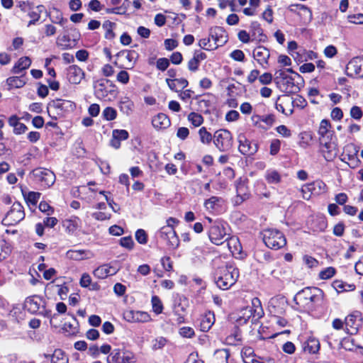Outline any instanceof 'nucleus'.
<instances>
[{
  "instance_id": "nucleus-1",
  "label": "nucleus",
  "mask_w": 363,
  "mask_h": 363,
  "mask_svg": "<svg viewBox=\"0 0 363 363\" xmlns=\"http://www.w3.org/2000/svg\"><path fill=\"white\" fill-rule=\"evenodd\" d=\"M323 294V291L318 287H306L295 296L294 301L303 307L311 306L313 303L321 301Z\"/></svg>"
},
{
  "instance_id": "nucleus-2",
  "label": "nucleus",
  "mask_w": 363,
  "mask_h": 363,
  "mask_svg": "<svg viewBox=\"0 0 363 363\" xmlns=\"http://www.w3.org/2000/svg\"><path fill=\"white\" fill-rule=\"evenodd\" d=\"M239 277V271L232 265H227L220 270L216 283L220 289L226 290L235 284Z\"/></svg>"
},
{
  "instance_id": "nucleus-3",
  "label": "nucleus",
  "mask_w": 363,
  "mask_h": 363,
  "mask_svg": "<svg viewBox=\"0 0 363 363\" xmlns=\"http://www.w3.org/2000/svg\"><path fill=\"white\" fill-rule=\"evenodd\" d=\"M262 240L267 247L273 250H278L284 247L286 239L284 235L277 229H266L262 232Z\"/></svg>"
},
{
  "instance_id": "nucleus-4",
  "label": "nucleus",
  "mask_w": 363,
  "mask_h": 363,
  "mask_svg": "<svg viewBox=\"0 0 363 363\" xmlns=\"http://www.w3.org/2000/svg\"><path fill=\"white\" fill-rule=\"evenodd\" d=\"M94 94L98 99L111 101L117 95L116 86L109 80L101 79L94 85Z\"/></svg>"
},
{
  "instance_id": "nucleus-5",
  "label": "nucleus",
  "mask_w": 363,
  "mask_h": 363,
  "mask_svg": "<svg viewBox=\"0 0 363 363\" xmlns=\"http://www.w3.org/2000/svg\"><path fill=\"white\" fill-rule=\"evenodd\" d=\"M135 354L125 347L112 350L107 357V363H135Z\"/></svg>"
},
{
  "instance_id": "nucleus-6",
  "label": "nucleus",
  "mask_w": 363,
  "mask_h": 363,
  "mask_svg": "<svg viewBox=\"0 0 363 363\" xmlns=\"http://www.w3.org/2000/svg\"><path fill=\"white\" fill-rule=\"evenodd\" d=\"M213 143L219 151L228 152L233 147V135L228 130H218L213 134Z\"/></svg>"
},
{
  "instance_id": "nucleus-7",
  "label": "nucleus",
  "mask_w": 363,
  "mask_h": 363,
  "mask_svg": "<svg viewBox=\"0 0 363 363\" xmlns=\"http://www.w3.org/2000/svg\"><path fill=\"white\" fill-rule=\"evenodd\" d=\"M24 218L23 206L21 203L16 201L13 203L10 211L6 213L1 223L6 226L14 225L23 220Z\"/></svg>"
},
{
  "instance_id": "nucleus-8",
  "label": "nucleus",
  "mask_w": 363,
  "mask_h": 363,
  "mask_svg": "<svg viewBox=\"0 0 363 363\" xmlns=\"http://www.w3.org/2000/svg\"><path fill=\"white\" fill-rule=\"evenodd\" d=\"M74 108L75 104L72 101L57 99L54 100L52 103L49 105L48 111L50 116L53 118L55 120H57V117L55 116H52L51 113H56L58 116H62L64 113L72 111Z\"/></svg>"
},
{
  "instance_id": "nucleus-9",
  "label": "nucleus",
  "mask_w": 363,
  "mask_h": 363,
  "mask_svg": "<svg viewBox=\"0 0 363 363\" xmlns=\"http://www.w3.org/2000/svg\"><path fill=\"white\" fill-rule=\"evenodd\" d=\"M35 180L45 188L51 186L55 181V174L47 169L38 168L33 171Z\"/></svg>"
},
{
  "instance_id": "nucleus-10",
  "label": "nucleus",
  "mask_w": 363,
  "mask_h": 363,
  "mask_svg": "<svg viewBox=\"0 0 363 363\" xmlns=\"http://www.w3.org/2000/svg\"><path fill=\"white\" fill-rule=\"evenodd\" d=\"M160 237L167 241L169 248L175 250L179 245V239L174 230V227L163 226L159 231Z\"/></svg>"
},
{
  "instance_id": "nucleus-11",
  "label": "nucleus",
  "mask_w": 363,
  "mask_h": 363,
  "mask_svg": "<svg viewBox=\"0 0 363 363\" xmlns=\"http://www.w3.org/2000/svg\"><path fill=\"white\" fill-rule=\"evenodd\" d=\"M208 234L210 240L217 245L223 243V240L226 235L225 228L222 223L218 220L214 221L210 226Z\"/></svg>"
},
{
  "instance_id": "nucleus-12",
  "label": "nucleus",
  "mask_w": 363,
  "mask_h": 363,
  "mask_svg": "<svg viewBox=\"0 0 363 363\" xmlns=\"http://www.w3.org/2000/svg\"><path fill=\"white\" fill-rule=\"evenodd\" d=\"M325 184L320 180H317L312 183L305 184L301 188L303 198L304 199L308 200L311 198V194L318 195L322 192L325 191Z\"/></svg>"
},
{
  "instance_id": "nucleus-13",
  "label": "nucleus",
  "mask_w": 363,
  "mask_h": 363,
  "mask_svg": "<svg viewBox=\"0 0 363 363\" xmlns=\"http://www.w3.org/2000/svg\"><path fill=\"white\" fill-rule=\"evenodd\" d=\"M346 70L350 77L363 78V57H354L347 65Z\"/></svg>"
},
{
  "instance_id": "nucleus-14",
  "label": "nucleus",
  "mask_w": 363,
  "mask_h": 363,
  "mask_svg": "<svg viewBox=\"0 0 363 363\" xmlns=\"http://www.w3.org/2000/svg\"><path fill=\"white\" fill-rule=\"evenodd\" d=\"M239 147L238 150L240 152L244 155H253L257 152L258 150L257 144L247 140L245 135L240 134L238 135Z\"/></svg>"
},
{
  "instance_id": "nucleus-15",
  "label": "nucleus",
  "mask_w": 363,
  "mask_h": 363,
  "mask_svg": "<svg viewBox=\"0 0 363 363\" xmlns=\"http://www.w3.org/2000/svg\"><path fill=\"white\" fill-rule=\"evenodd\" d=\"M209 36L214 40V48L223 45L228 41V35L223 27L215 26L209 30Z\"/></svg>"
},
{
  "instance_id": "nucleus-16",
  "label": "nucleus",
  "mask_w": 363,
  "mask_h": 363,
  "mask_svg": "<svg viewBox=\"0 0 363 363\" xmlns=\"http://www.w3.org/2000/svg\"><path fill=\"white\" fill-rule=\"evenodd\" d=\"M123 318L128 322L146 323L150 320V316L147 312L127 310L123 313Z\"/></svg>"
},
{
  "instance_id": "nucleus-17",
  "label": "nucleus",
  "mask_w": 363,
  "mask_h": 363,
  "mask_svg": "<svg viewBox=\"0 0 363 363\" xmlns=\"http://www.w3.org/2000/svg\"><path fill=\"white\" fill-rule=\"evenodd\" d=\"M331 140L332 138L326 140L321 138V141H320V143L322 145L321 151L323 154V157L327 161L332 160L337 155L335 148L336 145Z\"/></svg>"
},
{
  "instance_id": "nucleus-18",
  "label": "nucleus",
  "mask_w": 363,
  "mask_h": 363,
  "mask_svg": "<svg viewBox=\"0 0 363 363\" xmlns=\"http://www.w3.org/2000/svg\"><path fill=\"white\" fill-rule=\"evenodd\" d=\"M269 57V50L264 46H258L253 51V57L263 68L267 67Z\"/></svg>"
},
{
  "instance_id": "nucleus-19",
  "label": "nucleus",
  "mask_w": 363,
  "mask_h": 363,
  "mask_svg": "<svg viewBox=\"0 0 363 363\" xmlns=\"http://www.w3.org/2000/svg\"><path fill=\"white\" fill-rule=\"evenodd\" d=\"M67 75L71 84H79L84 77V72L79 67L74 65L67 68Z\"/></svg>"
},
{
  "instance_id": "nucleus-20",
  "label": "nucleus",
  "mask_w": 363,
  "mask_h": 363,
  "mask_svg": "<svg viewBox=\"0 0 363 363\" xmlns=\"http://www.w3.org/2000/svg\"><path fill=\"white\" fill-rule=\"evenodd\" d=\"M361 319L359 315L350 314L345 319V325L347 333L350 335L356 334L360 326Z\"/></svg>"
},
{
  "instance_id": "nucleus-21",
  "label": "nucleus",
  "mask_w": 363,
  "mask_h": 363,
  "mask_svg": "<svg viewBox=\"0 0 363 363\" xmlns=\"http://www.w3.org/2000/svg\"><path fill=\"white\" fill-rule=\"evenodd\" d=\"M43 299L38 296H32L26 298L24 302V308L31 313H37L41 304L43 303Z\"/></svg>"
},
{
  "instance_id": "nucleus-22",
  "label": "nucleus",
  "mask_w": 363,
  "mask_h": 363,
  "mask_svg": "<svg viewBox=\"0 0 363 363\" xmlns=\"http://www.w3.org/2000/svg\"><path fill=\"white\" fill-rule=\"evenodd\" d=\"M247 182V179L242 178H240L235 182L237 197L240 198V202H242L249 197Z\"/></svg>"
},
{
  "instance_id": "nucleus-23",
  "label": "nucleus",
  "mask_w": 363,
  "mask_h": 363,
  "mask_svg": "<svg viewBox=\"0 0 363 363\" xmlns=\"http://www.w3.org/2000/svg\"><path fill=\"white\" fill-rule=\"evenodd\" d=\"M169 117L162 113H158L152 119V124L156 129H164L170 125Z\"/></svg>"
},
{
  "instance_id": "nucleus-24",
  "label": "nucleus",
  "mask_w": 363,
  "mask_h": 363,
  "mask_svg": "<svg viewBox=\"0 0 363 363\" xmlns=\"http://www.w3.org/2000/svg\"><path fill=\"white\" fill-rule=\"evenodd\" d=\"M117 55L124 57L127 60L128 62L125 66L126 69L133 68L138 58L139 57V54L135 50H123L119 52Z\"/></svg>"
},
{
  "instance_id": "nucleus-25",
  "label": "nucleus",
  "mask_w": 363,
  "mask_h": 363,
  "mask_svg": "<svg viewBox=\"0 0 363 363\" xmlns=\"http://www.w3.org/2000/svg\"><path fill=\"white\" fill-rule=\"evenodd\" d=\"M91 253L88 250H70L66 253L67 258L74 260H82L90 257Z\"/></svg>"
},
{
  "instance_id": "nucleus-26",
  "label": "nucleus",
  "mask_w": 363,
  "mask_h": 363,
  "mask_svg": "<svg viewBox=\"0 0 363 363\" xmlns=\"http://www.w3.org/2000/svg\"><path fill=\"white\" fill-rule=\"evenodd\" d=\"M303 351L309 354H316L320 350V343L318 340L311 337L304 342L303 346Z\"/></svg>"
},
{
  "instance_id": "nucleus-27",
  "label": "nucleus",
  "mask_w": 363,
  "mask_h": 363,
  "mask_svg": "<svg viewBox=\"0 0 363 363\" xmlns=\"http://www.w3.org/2000/svg\"><path fill=\"white\" fill-rule=\"evenodd\" d=\"M330 124L328 121L323 120L320 122V127L318 129V134L320 135L319 140L321 141V138L330 139L333 138V132L330 130Z\"/></svg>"
},
{
  "instance_id": "nucleus-28",
  "label": "nucleus",
  "mask_w": 363,
  "mask_h": 363,
  "mask_svg": "<svg viewBox=\"0 0 363 363\" xmlns=\"http://www.w3.org/2000/svg\"><path fill=\"white\" fill-rule=\"evenodd\" d=\"M115 273V269H112L111 267H108L107 264H103L99 267L93 272L94 275L99 279H104L108 275H112Z\"/></svg>"
},
{
  "instance_id": "nucleus-29",
  "label": "nucleus",
  "mask_w": 363,
  "mask_h": 363,
  "mask_svg": "<svg viewBox=\"0 0 363 363\" xmlns=\"http://www.w3.org/2000/svg\"><path fill=\"white\" fill-rule=\"evenodd\" d=\"M31 64V60L28 57H21L17 63L12 68L11 72L13 74H19L22 71L28 69Z\"/></svg>"
},
{
  "instance_id": "nucleus-30",
  "label": "nucleus",
  "mask_w": 363,
  "mask_h": 363,
  "mask_svg": "<svg viewBox=\"0 0 363 363\" xmlns=\"http://www.w3.org/2000/svg\"><path fill=\"white\" fill-rule=\"evenodd\" d=\"M215 322L214 314L211 312H208L202 317L200 327L201 330L203 332L208 331L211 329Z\"/></svg>"
},
{
  "instance_id": "nucleus-31",
  "label": "nucleus",
  "mask_w": 363,
  "mask_h": 363,
  "mask_svg": "<svg viewBox=\"0 0 363 363\" xmlns=\"http://www.w3.org/2000/svg\"><path fill=\"white\" fill-rule=\"evenodd\" d=\"M250 28L252 30V37L261 42H264L267 37L263 34V30L260 27V24L257 22L254 21L251 23Z\"/></svg>"
},
{
  "instance_id": "nucleus-32",
  "label": "nucleus",
  "mask_w": 363,
  "mask_h": 363,
  "mask_svg": "<svg viewBox=\"0 0 363 363\" xmlns=\"http://www.w3.org/2000/svg\"><path fill=\"white\" fill-rule=\"evenodd\" d=\"M279 86L281 91L285 93H291L293 91L294 87V78L291 76H288L284 80H281L279 83Z\"/></svg>"
},
{
  "instance_id": "nucleus-33",
  "label": "nucleus",
  "mask_w": 363,
  "mask_h": 363,
  "mask_svg": "<svg viewBox=\"0 0 363 363\" xmlns=\"http://www.w3.org/2000/svg\"><path fill=\"white\" fill-rule=\"evenodd\" d=\"M228 246L233 255H239L241 252L242 247L238 238L236 237H231L228 240Z\"/></svg>"
},
{
  "instance_id": "nucleus-34",
  "label": "nucleus",
  "mask_w": 363,
  "mask_h": 363,
  "mask_svg": "<svg viewBox=\"0 0 363 363\" xmlns=\"http://www.w3.org/2000/svg\"><path fill=\"white\" fill-rule=\"evenodd\" d=\"M22 194L28 203H30L33 206H35L40 198L41 194L35 191H28L26 192L24 190H22Z\"/></svg>"
},
{
  "instance_id": "nucleus-35",
  "label": "nucleus",
  "mask_w": 363,
  "mask_h": 363,
  "mask_svg": "<svg viewBox=\"0 0 363 363\" xmlns=\"http://www.w3.org/2000/svg\"><path fill=\"white\" fill-rule=\"evenodd\" d=\"M133 106V102L131 100H130L128 97L123 98L120 101L119 107L121 111L128 116L132 113Z\"/></svg>"
},
{
  "instance_id": "nucleus-36",
  "label": "nucleus",
  "mask_w": 363,
  "mask_h": 363,
  "mask_svg": "<svg viewBox=\"0 0 363 363\" xmlns=\"http://www.w3.org/2000/svg\"><path fill=\"white\" fill-rule=\"evenodd\" d=\"M79 220V219L78 218L66 219L63 221L62 226L68 233H73L78 227Z\"/></svg>"
},
{
  "instance_id": "nucleus-37",
  "label": "nucleus",
  "mask_w": 363,
  "mask_h": 363,
  "mask_svg": "<svg viewBox=\"0 0 363 363\" xmlns=\"http://www.w3.org/2000/svg\"><path fill=\"white\" fill-rule=\"evenodd\" d=\"M116 26V23L110 21H106L102 27L105 30V38L108 40H112L115 38V33L113 31V27Z\"/></svg>"
},
{
  "instance_id": "nucleus-38",
  "label": "nucleus",
  "mask_w": 363,
  "mask_h": 363,
  "mask_svg": "<svg viewBox=\"0 0 363 363\" xmlns=\"http://www.w3.org/2000/svg\"><path fill=\"white\" fill-rule=\"evenodd\" d=\"M68 359L61 350H55L51 357V363H67Z\"/></svg>"
},
{
  "instance_id": "nucleus-39",
  "label": "nucleus",
  "mask_w": 363,
  "mask_h": 363,
  "mask_svg": "<svg viewBox=\"0 0 363 363\" xmlns=\"http://www.w3.org/2000/svg\"><path fill=\"white\" fill-rule=\"evenodd\" d=\"M265 179L269 184H278L281 181L280 174L276 170L267 171Z\"/></svg>"
},
{
  "instance_id": "nucleus-40",
  "label": "nucleus",
  "mask_w": 363,
  "mask_h": 363,
  "mask_svg": "<svg viewBox=\"0 0 363 363\" xmlns=\"http://www.w3.org/2000/svg\"><path fill=\"white\" fill-rule=\"evenodd\" d=\"M7 84L11 88H21L26 84L21 77H11L6 79Z\"/></svg>"
},
{
  "instance_id": "nucleus-41",
  "label": "nucleus",
  "mask_w": 363,
  "mask_h": 363,
  "mask_svg": "<svg viewBox=\"0 0 363 363\" xmlns=\"http://www.w3.org/2000/svg\"><path fill=\"white\" fill-rule=\"evenodd\" d=\"M201 142L203 144H208L211 141L213 140V136L207 131L205 127H202L199 130Z\"/></svg>"
},
{
  "instance_id": "nucleus-42",
  "label": "nucleus",
  "mask_w": 363,
  "mask_h": 363,
  "mask_svg": "<svg viewBox=\"0 0 363 363\" xmlns=\"http://www.w3.org/2000/svg\"><path fill=\"white\" fill-rule=\"evenodd\" d=\"M188 120L195 127H198V126L201 125L203 122V118L201 114L195 113V112H191L189 114Z\"/></svg>"
},
{
  "instance_id": "nucleus-43",
  "label": "nucleus",
  "mask_w": 363,
  "mask_h": 363,
  "mask_svg": "<svg viewBox=\"0 0 363 363\" xmlns=\"http://www.w3.org/2000/svg\"><path fill=\"white\" fill-rule=\"evenodd\" d=\"M152 305L153 311L157 314H160L162 312L163 306L160 298L157 296L152 297Z\"/></svg>"
},
{
  "instance_id": "nucleus-44",
  "label": "nucleus",
  "mask_w": 363,
  "mask_h": 363,
  "mask_svg": "<svg viewBox=\"0 0 363 363\" xmlns=\"http://www.w3.org/2000/svg\"><path fill=\"white\" fill-rule=\"evenodd\" d=\"M102 116L106 121H113L117 116L116 110L112 107H106L102 112Z\"/></svg>"
},
{
  "instance_id": "nucleus-45",
  "label": "nucleus",
  "mask_w": 363,
  "mask_h": 363,
  "mask_svg": "<svg viewBox=\"0 0 363 363\" xmlns=\"http://www.w3.org/2000/svg\"><path fill=\"white\" fill-rule=\"evenodd\" d=\"M255 119H257L256 122H257L258 121H263L269 126H272L274 122V115L272 114L265 116L255 115L252 116V120L255 121Z\"/></svg>"
},
{
  "instance_id": "nucleus-46",
  "label": "nucleus",
  "mask_w": 363,
  "mask_h": 363,
  "mask_svg": "<svg viewBox=\"0 0 363 363\" xmlns=\"http://www.w3.org/2000/svg\"><path fill=\"white\" fill-rule=\"evenodd\" d=\"M336 270L334 267H329L322 270L319 273V277L321 279H328L335 274Z\"/></svg>"
},
{
  "instance_id": "nucleus-47",
  "label": "nucleus",
  "mask_w": 363,
  "mask_h": 363,
  "mask_svg": "<svg viewBox=\"0 0 363 363\" xmlns=\"http://www.w3.org/2000/svg\"><path fill=\"white\" fill-rule=\"evenodd\" d=\"M167 340L163 337H159L152 340V349L157 350L162 349L167 344Z\"/></svg>"
},
{
  "instance_id": "nucleus-48",
  "label": "nucleus",
  "mask_w": 363,
  "mask_h": 363,
  "mask_svg": "<svg viewBox=\"0 0 363 363\" xmlns=\"http://www.w3.org/2000/svg\"><path fill=\"white\" fill-rule=\"evenodd\" d=\"M348 152V154L347 155H345V157L346 156H347V159L349 160H354L355 156L357 155V150H356V147L350 144V145H347L345 148H344V154L347 152Z\"/></svg>"
},
{
  "instance_id": "nucleus-49",
  "label": "nucleus",
  "mask_w": 363,
  "mask_h": 363,
  "mask_svg": "<svg viewBox=\"0 0 363 363\" xmlns=\"http://www.w3.org/2000/svg\"><path fill=\"white\" fill-rule=\"evenodd\" d=\"M221 201V198L217 196H211L204 202V206L206 209H214L215 206Z\"/></svg>"
},
{
  "instance_id": "nucleus-50",
  "label": "nucleus",
  "mask_w": 363,
  "mask_h": 363,
  "mask_svg": "<svg viewBox=\"0 0 363 363\" xmlns=\"http://www.w3.org/2000/svg\"><path fill=\"white\" fill-rule=\"evenodd\" d=\"M55 11L57 15L55 16L50 17L52 22L63 26L67 22V19L62 17V15L59 10L55 9Z\"/></svg>"
},
{
  "instance_id": "nucleus-51",
  "label": "nucleus",
  "mask_w": 363,
  "mask_h": 363,
  "mask_svg": "<svg viewBox=\"0 0 363 363\" xmlns=\"http://www.w3.org/2000/svg\"><path fill=\"white\" fill-rule=\"evenodd\" d=\"M135 239L140 244H146L147 242V235L143 229H139L135 233Z\"/></svg>"
},
{
  "instance_id": "nucleus-52",
  "label": "nucleus",
  "mask_w": 363,
  "mask_h": 363,
  "mask_svg": "<svg viewBox=\"0 0 363 363\" xmlns=\"http://www.w3.org/2000/svg\"><path fill=\"white\" fill-rule=\"evenodd\" d=\"M169 66V60L167 58H159L156 62L157 68L160 71H165Z\"/></svg>"
},
{
  "instance_id": "nucleus-53",
  "label": "nucleus",
  "mask_w": 363,
  "mask_h": 363,
  "mask_svg": "<svg viewBox=\"0 0 363 363\" xmlns=\"http://www.w3.org/2000/svg\"><path fill=\"white\" fill-rule=\"evenodd\" d=\"M112 135L113 137L118 138L120 141L125 140L128 138L129 134L125 130H113Z\"/></svg>"
},
{
  "instance_id": "nucleus-54",
  "label": "nucleus",
  "mask_w": 363,
  "mask_h": 363,
  "mask_svg": "<svg viewBox=\"0 0 363 363\" xmlns=\"http://www.w3.org/2000/svg\"><path fill=\"white\" fill-rule=\"evenodd\" d=\"M199 45L202 49L207 50H213L216 48H214V44L212 45L211 43L210 38L201 39L199 42Z\"/></svg>"
},
{
  "instance_id": "nucleus-55",
  "label": "nucleus",
  "mask_w": 363,
  "mask_h": 363,
  "mask_svg": "<svg viewBox=\"0 0 363 363\" xmlns=\"http://www.w3.org/2000/svg\"><path fill=\"white\" fill-rule=\"evenodd\" d=\"M350 116L355 120H359L363 116L361 108L357 106H352L350 109Z\"/></svg>"
},
{
  "instance_id": "nucleus-56",
  "label": "nucleus",
  "mask_w": 363,
  "mask_h": 363,
  "mask_svg": "<svg viewBox=\"0 0 363 363\" xmlns=\"http://www.w3.org/2000/svg\"><path fill=\"white\" fill-rule=\"evenodd\" d=\"M120 244L121 246L131 250L133 247L134 242L130 236H127L121 238Z\"/></svg>"
},
{
  "instance_id": "nucleus-57",
  "label": "nucleus",
  "mask_w": 363,
  "mask_h": 363,
  "mask_svg": "<svg viewBox=\"0 0 363 363\" xmlns=\"http://www.w3.org/2000/svg\"><path fill=\"white\" fill-rule=\"evenodd\" d=\"M39 210L47 215L50 216L53 213L54 209L47 202L41 201L39 204Z\"/></svg>"
},
{
  "instance_id": "nucleus-58",
  "label": "nucleus",
  "mask_w": 363,
  "mask_h": 363,
  "mask_svg": "<svg viewBox=\"0 0 363 363\" xmlns=\"http://www.w3.org/2000/svg\"><path fill=\"white\" fill-rule=\"evenodd\" d=\"M179 334L181 336L187 338H191L194 336V330L190 327H183L179 330Z\"/></svg>"
},
{
  "instance_id": "nucleus-59",
  "label": "nucleus",
  "mask_w": 363,
  "mask_h": 363,
  "mask_svg": "<svg viewBox=\"0 0 363 363\" xmlns=\"http://www.w3.org/2000/svg\"><path fill=\"white\" fill-rule=\"evenodd\" d=\"M348 21L350 23L355 24H363V14L357 13L353 15H349L347 16Z\"/></svg>"
},
{
  "instance_id": "nucleus-60",
  "label": "nucleus",
  "mask_w": 363,
  "mask_h": 363,
  "mask_svg": "<svg viewBox=\"0 0 363 363\" xmlns=\"http://www.w3.org/2000/svg\"><path fill=\"white\" fill-rule=\"evenodd\" d=\"M38 11H32L28 13V16L31 19H35V21H39L40 18V13L43 11L45 9L44 6L39 5L36 7Z\"/></svg>"
},
{
  "instance_id": "nucleus-61",
  "label": "nucleus",
  "mask_w": 363,
  "mask_h": 363,
  "mask_svg": "<svg viewBox=\"0 0 363 363\" xmlns=\"http://www.w3.org/2000/svg\"><path fill=\"white\" fill-rule=\"evenodd\" d=\"M91 283V278L87 273H84L80 279V286L84 288H86L90 286Z\"/></svg>"
},
{
  "instance_id": "nucleus-62",
  "label": "nucleus",
  "mask_w": 363,
  "mask_h": 363,
  "mask_svg": "<svg viewBox=\"0 0 363 363\" xmlns=\"http://www.w3.org/2000/svg\"><path fill=\"white\" fill-rule=\"evenodd\" d=\"M116 79L119 82L125 84L129 82V74L126 71L122 70L118 72Z\"/></svg>"
},
{
  "instance_id": "nucleus-63",
  "label": "nucleus",
  "mask_w": 363,
  "mask_h": 363,
  "mask_svg": "<svg viewBox=\"0 0 363 363\" xmlns=\"http://www.w3.org/2000/svg\"><path fill=\"white\" fill-rule=\"evenodd\" d=\"M330 116L333 120L340 121L343 117V112L341 108L335 107L332 110Z\"/></svg>"
},
{
  "instance_id": "nucleus-64",
  "label": "nucleus",
  "mask_w": 363,
  "mask_h": 363,
  "mask_svg": "<svg viewBox=\"0 0 363 363\" xmlns=\"http://www.w3.org/2000/svg\"><path fill=\"white\" fill-rule=\"evenodd\" d=\"M185 363H203V362L199 358L197 353H191Z\"/></svg>"
}]
</instances>
